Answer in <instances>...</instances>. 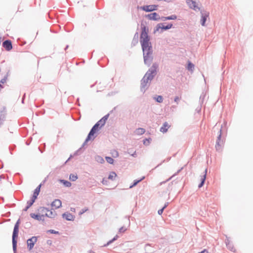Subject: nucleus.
<instances>
[{"label":"nucleus","mask_w":253,"mask_h":253,"mask_svg":"<svg viewBox=\"0 0 253 253\" xmlns=\"http://www.w3.org/2000/svg\"><path fill=\"white\" fill-rule=\"evenodd\" d=\"M148 28L144 26L142 28L140 36V43L143 51L144 62L146 64H150L152 58L150 55L152 53V46L148 37Z\"/></svg>","instance_id":"f257e3e1"},{"label":"nucleus","mask_w":253,"mask_h":253,"mask_svg":"<svg viewBox=\"0 0 253 253\" xmlns=\"http://www.w3.org/2000/svg\"><path fill=\"white\" fill-rule=\"evenodd\" d=\"M109 116V115L107 114L104 116L93 126L85 140V142H87L90 139H94V137H93V135L94 133L96 132V131L98 130V128L99 127L101 128V127L104 126L106 121L108 119Z\"/></svg>","instance_id":"f03ea898"},{"label":"nucleus","mask_w":253,"mask_h":253,"mask_svg":"<svg viewBox=\"0 0 253 253\" xmlns=\"http://www.w3.org/2000/svg\"><path fill=\"white\" fill-rule=\"evenodd\" d=\"M38 212L42 215V219L44 220L45 217H48L50 218H53L56 215L55 211H49L47 208L44 207H41L38 209Z\"/></svg>","instance_id":"7ed1b4c3"},{"label":"nucleus","mask_w":253,"mask_h":253,"mask_svg":"<svg viewBox=\"0 0 253 253\" xmlns=\"http://www.w3.org/2000/svg\"><path fill=\"white\" fill-rule=\"evenodd\" d=\"M19 220H18L15 224L12 235V245L13 250H16L17 241L16 238L18 237L19 232Z\"/></svg>","instance_id":"20e7f679"},{"label":"nucleus","mask_w":253,"mask_h":253,"mask_svg":"<svg viewBox=\"0 0 253 253\" xmlns=\"http://www.w3.org/2000/svg\"><path fill=\"white\" fill-rule=\"evenodd\" d=\"M153 67L154 68L153 70H149L145 74V76L143 79V82L144 83H145V82H148L149 81H151L153 79V74H154L155 72L156 69L157 68V65H154Z\"/></svg>","instance_id":"39448f33"},{"label":"nucleus","mask_w":253,"mask_h":253,"mask_svg":"<svg viewBox=\"0 0 253 253\" xmlns=\"http://www.w3.org/2000/svg\"><path fill=\"white\" fill-rule=\"evenodd\" d=\"M220 134H219L217 139L216 140V144H215V148L216 150L218 151H221L222 150L224 140L223 139H221V129H220Z\"/></svg>","instance_id":"423d86ee"},{"label":"nucleus","mask_w":253,"mask_h":253,"mask_svg":"<svg viewBox=\"0 0 253 253\" xmlns=\"http://www.w3.org/2000/svg\"><path fill=\"white\" fill-rule=\"evenodd\" d=\"M157 5H144L141 7V9L146 12H151L157 9Z\"/></svg>","instance_id":"0eeeda50"},{"label":"nucleus","mask_w":253,"mask_h":253,"mask_svg":"<svg viewBox=\"0 0 253 253\" xmlns=\"http://www.w3.org/2000/svg\"><path fill=\"white\" fill-rule=\"evenodd\" d=\"M37 241V239L36 237H32L31 238L27 240V246L29 250L33 249Z\"/></svg>","instance_id":"6e6552de"},{"label":"nucleus","mask_w":253,"mask_h":253,"mask_svg":"<svg viewBox=\"0 0 253 253\" xmlns=\"http://www.w3.org/2000/svg\"><path fill=\"white\" fill-rule=\"evenodd\" d=\"M186 3L190 8L193 9L194 10H199L200 9L195 1L192 0H187Z\"/></svg>","instance_id":"1a4fd4ad"},{"label":"nucleus","mask_w":253,"mask_h":253,"mask_svg":"<svg viewBox=\"0 0 253 253\" xmlns=\"http://www.w3.org/2000/svg\"><path fill=\"white\" fill-rule=\"evenodd\" d=\"M62 203L61 201L59 199H55L54 201H53L51 206L52 207L53 209H57L61 207Z\"/></svg>","instance_id":"9d476101"},{"label":"nucleus","mask_w":253,"mask_h":253,"mask_svg":"<svg viewBox=\"0 0 253 253\" xmlns=\"http://www.w3.org/2000/svg\"><path fill=\"white\" fill-rule=\"evenodd\" d=\"M172 24H169L168 25H167L166 26L163 25L162 24H159L157 26L156 30L155 31V32H156L157 31H159L160 29H161L162 30L169 29L172 27Z\"/></svg>","instance_id":"9b49d317"},{"label":"nucleus","mask_w":253,"mask_h":253,"mask_svg":"<svg viewBox=\"0 0 253 253\" xmlns=\"http://www.w3.org/2000/svg\"><path fill=\"white\" fill-rule=\"evenodd\" d=\"M2 46L7 51H9L12 48L11 42L9 40L4 41L2 43Z\"/></svg>","instance_id":"f8f14e48"},{"label":"nucleus","mask_w":253,"mask_h":253,"mask_svg":"<svg viewBox=\"0 0 253 253\" xmlns=\"http://www.w3.org/2000/svg\"><path fill=\"white\" fill-rule=\"evenodd\" d=\"M147 17L149 19L151 20H158L160 19L159 15L156 12L148 14Z\"/></svg>","instance_id":"ddd939ff"},{"label":"nucleus","mask_w":253,"mask_h":253,"mask_svg":"<svg viewBox=\"0 0 253 253\" xmlns=\"http://www.w3.org/2000/svg\"><path fill=\"white\" fill-rule=\"evenodd\" d=\"M170 126L167 122H165L161 127L160 131L163 133H165L167 131Z\"/></svg>","instance_id":"4468645a"},{"label":"nucleus","mask_w":253,"mask_h":253,"mask_svg":"<svg viewBox=\"0 0 253 253\" xmlns=\"http://www.w3.org/2000/svg\"><path fill=\"white\" fill-rule=\"evenodd\" d=\"M63 217L65 218L67 220H73L74 219V216L71 213L69 212H66L62 215Z\"/></svg>","instance_id":"2eb2a0df"},{"label":"nucleus","mask_w":253,"mask_h":253,"mask_svg":"<svg viewBox=\"0 0 253 253\" xmlns=\"http://www.w3.org/2000/svg\"><path fill=\"white\" fill-rule=\"evenodd\" d=\"M30 216L32 218L38 220H43L42 219V215H41V214L38 212V214H35L34 213H32L30 214Z\"/></svg>","instance_id":"dca6fc26"},{"label":"nucleus","mask_w":253,"mask_h":253,"mask_svg":"<svg viewBox=\"0 0 253 253\" xmlns=\"http://www.w3.org/2000/svg\"><path fill=\"white\" fill-rule=\"evenodd\" d=\"M206 173H207V169H205L204 172V174L203 175H202L201 176V183L199 185V188H201L203 186V185H204V182H205V181L206 180Z\"/></svg>","instance_id":"f3484780"},{"label":"nucleus","mask_w":253,"mask_h":253,"mask_svg":"<svg viewBox=\"0 0 253 253\" xmlns=\"http://www.w3.org/2000/svg\"><path fill=\"white\" fill-rule=\"evenodd\" d=\"M41 184L39 185L36 189L35 190L32 198L35 199H36L37 196L39 195L40 189H41Z\"/></svg>","instance_id":"a211bd4d"},{"label":"nucleus","mask_w":253,"mask_h":253,"mask_svg":"<svg viewBox=\"0 0 253 253\" xmlns=\"http://www.w3.org/2000/svg\"><path fill=\"white\" fill-rule=\"evenodd\" d=\"M209 14L205 13L204 14H202V18H201V24L202 26H205V24L206 22V21L207 20V18L209 16Z\"/></svg>","instance_id":"6ab92c4d"},{"label":"nucleus","mask_w":253,"mask_h":253,"mask_svg":"<svg viewBox=\"0 0 253 253\" xmlns=\"http://www.w3.org/2000/svg\"><path fill=\"white\" fill-rule=\"evenodd\" d=\"M117 175L115 172H111L108 176V179L114 180L117 177Z\"/></svg>","instance_id":"aec40b11"},{"label":"nucleus","mask_w":253,"mask_h":253,"mask_svg":"<svg viewBox=\"0 0 253 253\" xmlns=\"http://www.w3.org/2000/svg\"><path fill=\"white\" fill-rule=\"evenodd\" d=\"M145 130L143 128H138L135 130V133L137 135H141L145 133Z\"/></svg>","instance_id":"412c9836"},{"label":"nucleus","mask_w":253,"mask_h":253,"mask_svg":"<svg viewBox=\"0 0 253 253\" xmlns=\"http://www.w3.org/2000/svg\"><path fill=\"white\" fill-rule=\"evenodd\" d=\"M177 18L176 16L175 15H172L168 17H162V19L163 20H175Z\"/></svg>","instance_id":"4be33fe9"},{"label":"nucleus","mask_w":253,"mask_h":253,"mask_svg":"<svg viewBox=\"0 0 253 253\" xmlns=\"http://www.w3.org/2000/svg\"><path fill=\"white\" fill-rule=\"evenodd\" d=\"M60 182L62 183L66 187H70L71 186V182H70L68 181L60 180Z\"/></svg>","instance_id":"5701e85b"},{"label":"nucleus","mask_w":253,"mask_h":253,"mask_svg":"<svg viewBox=\"0 0 253 253\" xmlns=\"http://www.w3.org/2000/svg\"><path fill=\"white\" fill-rule=\"evenodd\" d=\"M69 178L71 180L74 181L77 179L78 176L76 174H71L70 175Z\"/></svg>","instance_id":"b1692460"},{"label":"nucleus","mask_w":253,"mask_h":253,"mask_svg":"<svg viewBox=\"0 0 253 253\" xmlns=\"http://www.w3.org/2000/svg\"><path fill=\"white\" fill-rule=\"evenodd\" d=\"M194 65L191 62H188L187 69L189 71H193V69L194 68Z\"/></svg>","instance_id":"393cba45"},{"label":"nucleus","mask_w":253,"mask_h":253,"mask_svg":"<svg viewBox=\"0 0 253 253\" xmlns=\"http://www.w3.org/2000/svg\"><path fill=\"white\" fill-rule=\"evenodd\" d=\"M144 178H145V177H144V176H143V177H142V178H141L140 179H139V180H135V181H134L133 184L131 186H130V188H132V187H133V186H134L136 185V184H137L138 183H139V182H140L141 181H142L143 179H144Z\"/></svg>","instance_id":"a878e982"},{"label":"nucleus","mask_w":253,"mask_h":253,"mask_svg":"<svg viewBox=\"0 0 253 253\" xmlns=\"http://www.w3.org/2000/svg\"><path fill=\"white\" fill-rule=\"evenodd\" d=\"M35 200H36V199L32 198V200L31 201H28L27 203V204H28L27 208H29L33 204V203L35 202Z\"/></svg>","instance_id":"bb28decb"},{"label":"nucleus","mask_w":253,"mask_h":253,"mask_svg":"<svg viewBox=\"0 0 253 253\" xmlns=\"http://www.w3.org/2000/svg\"><path fill=\"white\" fill-rule=\"evenodd\" d=\"M106 161L111 164H112L114 163V160L110 157H106L105 158Z\"/></svg>","instance_id":"cd10ccee"},{"label":"nucleus","mask_w":253,"mask_h":253,"mask_svg":"<svg viewBox=\"0 0 253 253\" xmlns=\"http://www.w3.org/2000/svg\"><path fill=\"white\" fill-rule=\"evenodd\" d=\"M155 99L158 102L161 103L163 101V98L162 96L159 95L155 98Z\"/></svg>","instance_id":"c85d7f7f"},{"label":"nucleus","mask_w":253,"mask_h":253,"mask_svg":"<svg viewBox=\"0 0 253 253\" xmlns=\"http://www.w3.org/2000/svg\"><path fill=\"white\" fill-rule=\"evenodd\" d=\"M112 155L113 157H117L119 156V153L116 150H113L112 152Z\"/></svg>","instance_id":"c756f323"},{"label":"nucleus","mask_w":253,"mask_h":253,"mask_svg":"<svg viewBox=\"0 0 253 253\" xmlns=\"http://www.w3.org/2000/svg\"><path fill=\"white\" fill-rule=\"evenodd\" d=\"M167 205L166 204L165 205V206L162 209L159 210L158 211V214L160 215L162 214V213L163 212L164 210L167 207Z\"/></svg>","instance_id":"7c9ffc66"},{"label":"nucleus","mask_w":253,"mask_h":253,"mask_svg":"<svg viewBox=\"0 0 253 253\" xmlns=\"http://www.w3.org/2000/svg\"><path fill=\"white\" fill-rule=\"evenodd\" d=\"M87 210H88L87 208H84V209L82 210V211L80 212L79 214L80 215H81V214H83L84 212H86Z\"/></svg>","instance_id":"2f4dec72"},{"label":"nucleus","mask_w":253,"mask_h":253,"mask_svg":"<svg viewBox=\"0 0 253 253\" xmlns=\"http://www.w3.org/2000/svg\"><path fill=\"white\" fill-rule=\"evenodd\" d=\"M118 238V236L117 235H116L112 240L110 241L108 244L113 242L114 241L116 240L117 239V238Z\"/></svg>","instance_id":"473e14b6"},{"label":"nucleus","mask_w":253,"mask_h":253,"mask_svg":"<svg viewBox=\"0 0 253 253\" xmlns=\"http://www.w3.org/2000/svg\"><path fill=\"white\" fill-rule=\"evenodd\" d=\"M227 246H228V247L229 248V249L231 251H235V248H234L233 247H230V246L229 244H228V245H227Z\"/></svg>","instance_id":"72a5a7b5"},{"label":"nucleus","mask_w":253,"mask_h":253,"mask_svg":"<svg viewBox=\"0 0 253 253\" xmlns=\"http://www.w3.org/2000/svg\"><path fill=\"white\" fill-rule=\"evenodd\" d=\"M180 98L178 96H176L174 98V101L178 103V101L179 100Z\"/></svg>","instance_id":"f704fd0d"},{"label":"nucleus","mask_w":253,"mask_h":253,"mask_svg":"<svg viewBox=\"0 0 253 253\" xmlns=\"http://www.w3.org/2000/svg\"><path fill=\"white\" fill-rule=\"evenodd\" d=\"M102 183L103 184H106V183H107V179H106L105 178H103V180H102Z\"/></svg>","instance_id":"c9c22d12"},{"label":"nucleus","mask_w":253,"mask_h":253,"mask_svg":"<svg viewBox=\"0 0 253 253\" xmlns=\"http://www.w3.org/2000/svg\"><path fill=\"white\" fill-rule=\"evenodd\" d=\"M198 253H208V251L207 250L205 249L203 251H202V252H199Z\"/></svg>","instance_id":"e433bc0d"},{"label":"nucleus","mask_w":253,"mask_h":253,"mask_svg":"<svg viewBox=\"0 0 253 253\" xmlns=\"http://www.w3.org/2000/svg\"><path fill=\"white\" fill-rule=\"evenodd\" d=\"M125 230H126V229H124V228H123V227H122V228H121L120 229V232H125Z\"/></svg>","instance_id":"4c0bfd02"},{"label":"nucleus","mask_w":253,"mask_h":253,"mask_svg":"<svg viewBox=\"0 0 253 253\" xmlns=\"http://www.w3.org/2000/svg\"><path fill=\"white\" fill-rule=\"evenodd\" d=\"M5 81H6V80L5 79H2L0 81V83L3 84L5 82Z\"/></svg>","instance_id":"58836bf2"},{"label":"nucleus","mask_w":253,"mask_h":253,"mask_svg":"<svg viewBox=\"0 0 253 253\" xmlns=\"http://www.w3.org/2000/svg\"><path fill=\"white\" fill-rule=\"evenodd\" d=\"M29 208H27V206L26 207V208L24 209V211H27V210Z\"/></svg>","instance_id":"ea45409f"},{"label":"nucleus","mask_w":253,"mask_h":253,"mask_svg":"<svg viewBox=\"0 0 253 253\" xmlns=\"http://www.w3.org/2000/svg\"><path fill=\"white\" fill-rule=\"evenodd\" d=\"M99 158L101 159V161H104L103 159L102 158L99 157Z\"/></svg>","instance_id":"a19ab883"},{"label":"nucleus","mask_w":253,"mask_h":253,"mask_svg":"<svg viewBox=\"0 0 253 253\" xmlns=\"http://www.w3.org/2000/svg\"><path fill=\"white\" fill-rule=\"evenodd\" d=\"M0 87L2 88V86H1V85L0 84Z\"/></svg>","instance_id":"79ce46f5"},{"label":"nucleus","mask_w":253,"mask_h":253,"mask_svg":"<svg viewBox=\"0 0 253 253\" xmlns=\"http://www.w3.org/2000/svg\"><path fill=\"white\" fill-rule=\"evenodd\" d=\"M72 211H75V209H74V210H72Z\"/></svg>","instance_id":"37998d69"}]
</instances>
